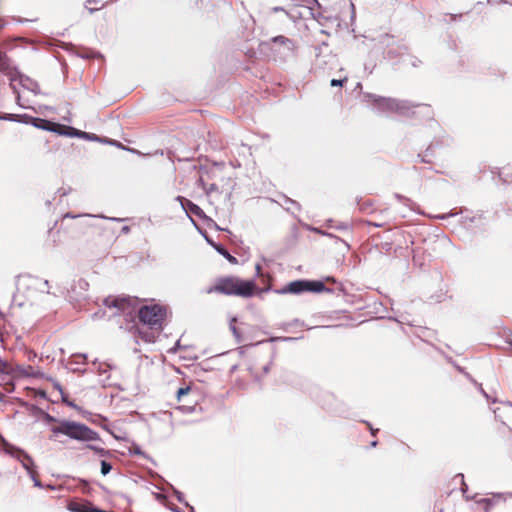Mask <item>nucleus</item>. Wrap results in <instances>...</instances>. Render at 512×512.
I'll return each mask as SVG.
<instances>
[{"mask_svg":"<svg viewBox=\"0 0 512 512\" xmlns=\"http://www.w3.org/2000/svg\"><path fill=\"white\" fill-rule=\"evenodd\" d=\"M257 286L253 280H242L238 277H223L207 290V293H221L225 295H233L239 297H251Z\"/></svg>","mask_w":512,"mask_h":512,"instance_id":"obj_1","label":"nucleus"},{"mask_svg":"<svg viewBox=\"0 0 512 512\" xmlns=\"http://www.w3.org/2000/svg\"><path fill=\"white\" fill-rule=\"evenodd\" d=\"M140 321L147 326L151 332H142L139 334L141 338L148 343L155 341V332H159L163 328V322L166 317V309L160 305L143 306L138 311Z\"/></svg>","mask_w":512,"mask_h":512,"instance_id":"obj_2","label":"nucleus"},{"mask_svg":"<svg viewBox=\"0 0 512 512\" xmlns=\"http://www.w3.org/2000/svg\"><path fill=\"white\" fill-rule=\"evenodd\" d=\"M53 434H64L79 441H94L98 439V434L84 424L74 421L64 420L57 426L51 428Z\"/></svg>","mask_w":512,"mask_h":512,"instance_id":"obj_3","label":"nucleus"},{"mask_svg":"<svg viewBox=\"0 0 512 512\" xmlns=\"http://www.w3.org/2000/svg\"><path fill=\"white\" fill-rule=\"evenodd\" d=\"M3 375L9 376L11 379H21V378H40L43 374L30 365H15L11 366L7 362H5V370L3 371Z\"/></svg>","mask_w":512,"mask_h":512,"instance_id":"obj_4","label":"nucleus"},{"mask_svg":"<svg viewBox=\"0 0 512 512\" xmlns=\"http://www.w3.org/2000/svg\"><path fill=\"white\" fill-rule=\"evenodd\" d=\"M373 101L377 108L382 111H393L399 113H405L409 108V104L406 101H400L392 98L376 97L372 96Z\"/></svg>","mask_w":512,"mask_h":512,"instance_id":"obj_5","label":"nucleus"},{"mask_svg":"<svg viewBox=\"0 0 512 512\" xmlns=\"http://www.w3.org/2000/svg\"><path fill=\"white\" fill-rule=\"evenodd\" d=\"M1 442L2 449L5 451V453L11 455L12 457L20 461L22 466L27 470V472L31 473V466L33 465L32 458L25 451L8 443L4 438H1Z\"/></svg>","mask_w":512,"mask_h":512,"instance_id":"obj_6","label":"nucleus"},{"mask_svg":"<svg viewBox=\"0 0 512 512\" xmlns=\"http://www.w3.org/2000/svg\"><path fill=\"white\" fill-rule=\"evenodd\" d=\"M105 306L110 310H115L112 312V316H115L119 313H125L128 315L132 314V299L130 298H112L108 297L104 300Z\"/></svg>","mask_w":512,"mask_h":512,"instance_id":"obj_7","label":"nucleus"},{"mask_svg":"<svg viewBox=\"0 0 512 512\" xmlns=\"http://www.w3.org/2000/svg\"><path fill=\"white\" fill-rule=\"evenodd\" d=\"M21 286L26 287L28 290H37L42 293H49V284L47 280H43L35 276H26L21 280Z\"/></svg>","mask_w":512,"mask_h":512,"instance_id":"obj_8","label":"nucleus"},{"mask_svg":"<svg viewBox=\"0 0 512 512\" xmlns=\"http://www.w3.org/2000/svg\"><path fill=\"white\" fill-rule=\"evenodd\" d=\"M307 284H309L308 280H296L284 286L281 290H279V293L300 294L308 291Z\"/></svg>","mask_w":512,"mask_h":512,"instance_id":"obj_9","label":"nucleus"},{"mask_svg":"<svg viewBox=\"0 0 512 512\" xmlns=\"http://www.w3.org/2000/svg\"><path fill=\"white\" fill-rule=\"evenodd\" d=\"M31 125H33L36 128L42 129V130L53 131V132H59L57 130V128L60 127L59 125H57L55 123H52L48 120H44L41 118H34L33 121L31 122Z\"/></svg>","mask_w":512,"mask_h":512,"instance_id":"obj_10","label":"nucleus"},{"mask_svg":"<svg viewBox=\"0 0 512 512\" xmlns=\"http://www.w3.org/2000/svg\"><path fill=\"white\" fill-rule=\"evenodd\" d=\"M67 129L69 130V132H59V133L69 135V136H78L80 138L89 139V140H93V141L99 140V137L95 134H89L87 132L78 131L71 127L67 128Z\"/></svg>","mask_w":512,"mask_h":512,"instance_id":"obj_11","label":"nucleus"},{"mask_svg":"<svg viewBox=\"0 0 512 512\" xmlns=\"http://www.w3.org/2000/svg\"><path fill=\"white\" fill-rule=\"evenodd\" d=\"M272 42L283 46L287 51H293L295 49L294 42L282 35L273 37Z\"/></svg>","mask_w":512,"mask_h":512,"instance_id":"obj_12","label":"nucleus"},{"mask_svg":"<svg viewBox=\"0 0 512 512\" xmlns=\"http://www.w3.org/2000/svg\"><path fill=\"white\" fill-rule=\"evenodd\" d=\"M0 72L10 75L12 73V65L6 54L0 52Z\"/></svg>","mask_w":512,"mask_h":512,"instance_id":"obj_13","label":"nucleus"},{"mask_svg":"<svg viewBox=\"0 0 512 512\" xmlns=\"http://www.w3.org/2000/svg\"><path fill=\"white\" fill-rule=\"evenodd\" d=\"M177 200H179L181 202V205L183 206V208L187 207L193 214H195L197 216H200L202 210L200 209L199 206H197L196 204H194L190 200L184 199L181 196H178Z\"/></svg>","mask_w":512,"mask_h":512,"instance_id":"obj_14","label":"nucleus"},{"mask_svg":"<svg viewBox=\"0 0 512 512\" xmlns=\"http://www.w3.org/2000/svg\"><path fill=\"white\" fill-rule=\"evenodd\" d=\"M308 291L310 292H323L326 290V287L323 282L321 281H309V284H307Z\"/></svg>","mask_w":512,"mask_h":512,"instance_id":"obj_15","label":"nucleus"},{"mask_svg":"<svg viewBox=\"0 0 512 512\" xmlns=\"http://www.w3.org/2000/svg\"><path fill=\"white\" fill-rule=\"evenodd\" d=\"M69 509L73 512H96L98 509L88 510L85 505L72 503L69 505Z\"/></svg>","mask_w":512,"mask_h":512,"instance_id":"obj_16","label":"nucleus"},{"mask_svg":"<svg viewBox=\"0 0 512 512\" xmlns=\"http://www.w3.org/2000/svg\"><path fill=\"white\" fill-rule=\"evenodd\" d=\"M217 251L223 255L229 262L231 263H236L237 262V259L232 256L226 249H224L223 247L219 246L216 248Z\"/></svg>","mask_w":512,"mask_h":512,"instance_id":"obj_17","label":"nucleus"},{"mask_svg":"<svg viewBox=\"0 0 512 512\" xmlns=\"http://www.w3.org/2000/svg\"><path fill=\"white\" fill-rule=\"evenodd\" d=\"M199 184L205 190L207 195H210L212 192L218 191V187L216 184H211L209 186H206L204 181L201 178L199 179Z\"/></svg>","mask_w":512,"mask_h":512,"instance_id":"obj_18","label":"nucleus"},{"mask_svg":"<svg viewBox=\"0 0 512 512\" xmlns=\"http://www.w3.org/2000/svg\"><path fill=\"white\" fill-rule=\"evenodd\" d=\"M20 115L18 114H3L0 115V120L19 122Z\"/></svg>","mask_w":512,"mask_h":512,"instance_id":"obj_19","label":"nucleus"},{"mask_svg":"<svg viewBox=\"0 0 512 512\" xmlns=\"http://www.w3.org/2000/svg\"><path fill=\"white\" fill-rule=\"evenodd\" d=\"M112 469V466L110 463L106 462V461H102L101 462V473L103 475H107Z\"/></svg>","mask_w":512,"mask_h":512,"instance_id":"obj_20","label":"nucleus"},{"mask_svg":"<svg viewBox=\"0 0 512 512\" xmlns=\"http://www.w3.org/2000/svg\"><path fill=\"white\" fill-rule=\"evenodd\" d=\"M34 117L32 116H29L27 114H23V115H20L19 117V122H23L25 124H31V122L33 121Z\"/></svg>","mask_w":512,"mask_h":512,"instance_id":"obj_21","label":"nucleus"},{"mask_svg":"<svg viewBox=\"0 0 512 512\" xmlns=\"http://www.w3.org/2000/svg\"><path fill=\"white\" fill-rule=\"evenodd\" d=\"M189 391H190V387H189V386H187V387H181V388L177 391V398H178V400H180V399H181V397H182L183 395L188 394V393H189Z\"/></svg>","mask_w":512,"mask_h":512,"instance_id":"obj_22","label":"nucleus"},{"mask_svg":"<svg viewBox=\"0 0 512 512\" xmlns=\"http://www.w3.org/2000/svg\"><path fill=\"white\" fill-rule=\"evenodd\" d=\"M347 80V78H344L342 80L332 79L331 80V86H342L343 83Z\"/></svg>","mask_w":512,"mask_h":512,"instance_id":"obj_23","label":"nucleus"},{"mask_svg":"<svg viewBox=\"0 0 512 512\" xmlns=\"http://www.w3.org/2000/svg\"><path fill=\"white\" fill-rule=\"evenodd\" d=\"M36 487H42L41 482L35 477L33 470L29 473Z\"/></svg>","mask_w":512,"mask_h":512,"instance_id":"obj_24","label":"nucleus"},{"mask_svg":"<svg viewBox=\"0 0 512 512\" xmlns=\"http://www.w3.org/2000/svg\"><path fill=\"white\" fill-rule=\"evenodd\" d=\"M175 495H176V498L179 502H183V494L180 492V491H176L175 490Z\"/></svg>","mask_w":512,"mask_h":512,"instance_id":"obj_25","label":"nucleus"},{"mask_svg":"<svg viewBox=\"0 0 512 512\" xmlns=\"http://www.w3.org/2000/svg\"><path fill=\"white\" fill-rule=\"evenodd\" d=\"M4 370H5V362L0 361V377L3 375Z\"/></svg>","mask_w":512,"mask_h":512,"instance_id":"obj_26","label":"nucleus"},{"mask_svg":"<svg viewBox=\"0 0 512 512\" xmlns=\"http://www.w3.org/2000/svg\"><path fill=\"white\" fill-rule=\"evenodd\" d=\"M88 447H89V448H91V449H93V450H95V451H97V452L104 453V450H103L102 448H99V449H98V448H96L95 446H92V445H90V446H88Z\"/></svg>","mask_w":512,"mask_h":512,"instance_id":"obj_27","label":"nucleus"},{"mask_svg":"<svg viewBox=\"0 0 512 512\" xmlns=\"http://www.w3.org/2000/svg\"><path fill=\"white\" fill-rule=\"evenodd\" d=\"M109 143H110V144H113V145H116V146H118V147L124 148V146H123L121 143H118V142H116V141H114V140L109 141Z\"/></svg>","mask_w":512,"mask_h":512,"instance_id":"obj_28","label":"nucleus"},{"mask_svg":"<svg viewBox=\"0 0 512 512\" xmlns=\"http://www.w3.org/2000/svg\"><path fill=\"white\" fill-rule=\"evenodd\" d=\"M459 476L461 477V480H462V488H461V489H462V491H463V492H465V491H466V488H467V487H466V483H464V482H463V475H462V474H460Z\"/></svg>","mask_w":512,"mask_h":512,"instance_id":"obj_29","label":"nucleus"},{"mask_svg":"<svg viewBox=\"0 0 512 512\" xmlns=\"http://www.w3.org/2000/svg\"><path fill=\"white\" fill-rule=\"evenodd\" d=\"M129 230H130V229H129V227H128V226H124V227L122 228V232H123V233H128V232H129Z\"/></svg>","mask_w":512,"mask_h":512,"instance_id":"obj_30","label":"nucleus"},{"mask_svg":"<svg viewBox=\"0 0 512 512\" xmlns=\"http://www.w3.org/2000/svg\"><path fill=\"white\" fill-rule=\"evenodd\" d=\"M255 269H256L257 274H260V270H261V266H260V264H257V265L255 266Z\"/></svg>","mask_w":512,"mask_h":512,"instance_id":"obj_31","label":"nucleus"},{"mask_svg":"<svg viewBox=\"0 0 512 512\" xmlns=\"http://www.w3.org/2000/svg\"><path fill=\"white\" fill-rule=\"evenodd\" d=\"M287 202H289L291 205H293L295 207L298 206L297 203L295 201H293V200L288 199Z\"/></svg>","mask_w":512,"mask_h":512,"instance_id":"obj_32","label":"nucleus"},{"mask_svg":"<svg viewBox=\"0 0 512 512\" xmlns=\"http://www.w3.org/2000/svg\"><path fill=\"white\" fill-rule=\"evenodd\" d=\"M134 453H135V454H141V450H140V448H138V447H137V448H135Z\"/></svg>","mask_w":512,"mask_h":512,"instance_id":"obj_33","label":"nucleus"},{"mask_svg":"<svg viewBox=\"0 0 512 512\" xmlns=\"http://www.w3.org/2000/svg\"><path fill=\"white\" fill-rule=\"evenodd\" d=\"M127 150H129V151H131V152H133V153H136V154H141L139 151H137V150H135V149H129V148H128Z\"/></svg>","mask_w":512,"mask_h":512,"instance_id":"obj_34","label":"nucleus"},{"mask_svg":"<svg viewBox=\"0 0 512 512\" xmlns=\"http://www.w3.org/2000/svg\"><path fill=\"white\" fill-rule=\"evenodd\" d=\"M65 217L75 218L76 216L71 215V214L68 213V214L65 215Z\"/></svg>","mask_w":512,"mask_h":512,"instance_id":"obj_35","label":"nucleus"},{"mask_svg":"<svg viewBox=\"0 0 512 512\" xmlns=\"http://www.w3.org/2000/svg\"><path fill=\"white\" fill-rule=\"evenodd\" d=\"M376 445H377V442H376V441H373V442L371 443V446H372V447H375Z\"/></svg>","mask_w":512,"mask_h":512,"instance_id":"obj_36","label":"nucleus"},{"mask_svg":"<svg viewBox=\"0 0 512 512\" xmlns=\"http://www.w3.org/2000/svg\"><path fill=\"white\" fill-rule=\"evenodd\" d=\"M491 501H492V500H490V499H487V500H486L487 504H490V503H491Z\"/></svg>","mask_w":512,"mask_h":512,"instance_id":"obj_37","label":"nucleus"}]
</instances>
